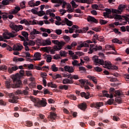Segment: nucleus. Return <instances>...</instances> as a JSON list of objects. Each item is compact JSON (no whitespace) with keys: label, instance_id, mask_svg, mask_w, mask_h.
<instances>
[{"label":"nucleus","instance_id":"f257e3e1","mask_svg":"<svg viewBox=\"0 0 129 129\" xmlns=\"http://www.w3.org/2000/svg\"><path fill=\"white\" fill-rule=\"evenodd\" d=\"M19 73H18L12 77L13 84H11V82L9 81L5 82V85L7 88H11V87L12 88H19L23 86V83H22V81H21V78H22V76L25 75V71L21 70Z\"/></svg>","mask_w":129,"mask_h":129},{"label":"nucleus","instance_id":"f03ea898","mask_svg":"<svg viewBox=\"0 0 129 129\" xmlns=\"http://www.w3.org/2000/svg\"><path fill=\"white\" fill-rule=\"evenodd\" d=\"M92 60L96 65H102V66H104V68H106L107 69H110L112 70H117V69H118L117 66H112L110 61H104L103 59H100L98 58V56L94 55L92 58Z\"/></svg>","mask_w":129,"mask_h":129},{"label":"nucleus","instance_id":"7ed1b4c3","mask_svg":"<svg viewBox=\"0 0 129 129\" xmlns=\"http://www.w3.org/2000/svg\"><path fill=\"white\" fill-rule=\"evenodd\" d=\"M30 98L34 103V106L36 107H45L47 105V100L44 98H42V100H40L39 98L34 97L33 96H30Z\"/></svg>","mask_w":129,"mask_h":129},{"label":"nucleus","instance_id":"20e7f679","mask_svg":"<svg viewBox=\"0 0 129 129\" xmlns=\"http://www.w3.org/2000/svg\"><path fill=\"white\" fill-rule=\"evenodd\" d=\"M10 28L12 29V32L13 33L8 32L7 33L8 36H9L10 38H14V37L18 36V34H16V33H18V32L22 31L24 29L23 26L17 25L15 23H12L10 25Z\"/></svg>","mask_w":129,"mask_h":129},{"label":"nucleus","instance_id":"39448f33","mask_svg":"<svg viewBox=\"0 0 129 129\" xmlns=\"http://www.w3.org/2000/svg\"><path fill=\"white\" fill-rule=\"evenodd\" d=\"M6 94L11 99L9 100V102H11L12 103H18V99H19V97L17 96H15L14 93H9L8 92H6Z\"/></svg>","mask_w":129,"mask_h":129},{"label":"nucleus","instance_id":"423d86ee","mask_svg":"<svg viewBox=\"0 0 129 129\" xmlns=\"http://www.w3.org/2000/svg\"><path fill=\"white\" fill-rule=\"evenodd\" d=\"M90 51H89V54H92L93 51H97L98 50H102V47L101 46H97V45H94L93 44H90Z\"/></svg>","mask_w":129,"mask_h":129},{"label":"nucleus","instance_id":"0eeeda50","mask_svg":"<svg viewBox=\"0 0 129 129\" xmlns=\"http://www.w3.org/2000/svg\"><path fill=\"white\" fill-rule=\"evenodd\" d=\"M125 8V5H119L118 9L119 10L116 9H112V13L113 14H121V12H123V9Z\"/></svg>","mask_w":129,"mask_h":129},{"label":"nucleus","instance_id":"6e6552de","mask_svg":"<svg viewBox=\"0 0 129 129\" xmlns=\"http://www.w3.org/2000/svg\"><path fill=\"white\" fill-rule=\"evenodd\" d=\"M65 45V42L63 41H58V43L57 45L54 46V49H55V50H58L60 51L62 48Z\"/></svg>","mask_w":129,"mask_h":129},{"label":"nucleus","instance_id":"1a4fd4ad","mask_svg":"<svg viewBox=\"0 0 129 129\" xmlns=\"http://www.w3.org/2000/svg\"><path fill=\"white\" fill-rule=\"evenodd\" d=\"M42 50H43L44 52H46L47 53H48V52L50 51L51 54H55V51H59L56 50V49H54V46L53 48H51V47H43Z\"/></svg>","mask_w":129,"mask_h":129},{"label":"nucleus","instance_id":"9d476101","mask_svg":"<svg viewBox=\"0 0 129 129\" xmlns=\"http://www.w3.org/2000/svg\"><path fill=\"white\" fill-rule=\"evenodd\" d=\"M87 20L89 23H95V24H98V21L92 16H88Z\"/></svg>","mask_w":129,"mask_h":129},{"label":"nucleus","instance_id":"9b49d317","mask_svg":"<svg viewBox=\"0 0 129 129\" xmlns=\"http://www.w3.org/2000/svg\"><path fill=\"white\" fill-rule=\"evenodd\" d=\"M19 69V67L17 66H15L14 67H8V72L10 74H12L14 72V71H17Z\"/></svg>","mask_w":129,"mask_h":129},{"label":"nucleus","instance_id":"f8f14e48","mask_svg":"<svg viewBox=\"0 0 129 129\" xmlns=\"http://www.w3.org/2000/svg\"><path fill=\"white\" fill-rule=\"evenodd\" d=\"M64 69L65 71H67V72H69V73H72L73 72H74V68L72 67H70L69 66H64Z\"/></svg>","mask_w":129,"mask_h":129},{"label":"nucleus","instance_id":"ddd939ff","mask_svg":"<svg viewBox=\"0 0 129 129\" xmlns=\"http://www.w3.org/2000/svg\"><path fill=\"white\" fill-rule=\"evenodd\" d=\"M23 48H24V47H23V45L20 44H17L16 45H14L13 46L14 51H21Z\"/></svg>","mask_w":129,"mask_h":129},{"label":"nucleus","instance_id":"4468645a","mask_svg":"<svg viewBox=\"0 0 129 129\" xmlns=\"http://www.w3.org/2000/svg\"><path fill=\"white\" fill-rule=\"evenodd\" d=\"M76 3H82V4H88L90 5L93 0H74Z\"/></svg>","mask_w":129,"mask_h":129},{"label":"nucleus","instance_id":"2eb2a0df","mask_svg":"<svg viewBox=\"0 0 129 129\" xmlns=\"http://www.w3.org/2000/svg\"><path fill=\"white\" fill-rule=\"evenodd\" d=\"M83 47H89V44H88L87 43L84 42H81V43L80 44V45H78L77 46L78 50H81V48Z\"/></svg>","mask_w":129,"mask_h":129},{"label":"nucleus","instance_id":"dca6fc26","mask_svg":"<svg viewBox=\"0 0 129 129\" xmlns=\"http://www.w3.org/2000/svg\"><path fill=\"white\" fill-rule=\"evenodd\" d=\"M15 93H16V94H24V95H28V94H29V92L25 90L23 91L18 90L15 92Z\"/></svg>","mask_w":129,"mask_h":129},{"label":"nucleus","instance_id":"f3484780","mask_svg":"<svg viewBox=\"0 0 129 129\" xmlns=\"http://www.w3.org/2000/svg\"><path fill=\"white\" fill-rule=\"evenodd\" d=\"M74 81L72 80H70L69 79H64L62 81L63 84H72Z\"/></svg>","mask_w":129,"mask_h":129},{"label":"nucleus","instance_id":"a211bd4d","mask_svg":"<svg viewBox=\"0 0 129 129\" xmlns=\"http://www.w3.org/2000/svg\"><path fill=\"white\" fill-rule=\"evenodd\" d=\"M32 25H39V26H43L44 25V21H40L39 22L36 20H33L32 21Z\"/></svg>","mask_w":129,"mask_h":129},{"label":"nucleus","instance_id":"6ab92c4d","mask_svg":"<svg viewBox=\"0 0 129 129\" xmlns=\"http://www.w3.org/2000/svg\"><path fill=\"white\" fill-rule=\"evenodd\" d=\"M51 44L52 42H51L50 39H47L43 40L42 43V46H47L48 45H51Z\"/></svg>","mask_w":129,"mask_h":129},{"label":"nucleus","instance_id":"aec40b11","mask_svg":"<svg viewBox=\"0 0 129 129\" xmlns=\"http://www.w3.org/2000/svg\"><path fill=\"white\" fill-rule=\"evenodd\" d=\"M35 58H34V61H39L41 60V54L39 52H36L34 54Z\"/></svg>","mask_w":129,"mask_h":129},{"label":"nucleus","instance_id":"412c9836","mask_svg":"<svg viewBox=\"0 0 129 129\" xmlns=\"http://www.w3.org/2000/svg\"><path fill=\"white\" fill-rule=\"evenodd\" d=\"M104 38L102 36L98 37V35H94V40H98L100 42H103Z\"/></svg>","mask_w":129,"mask_h":129},{"label":"nucleus","instance_id":"4be33fe9","mask_svg":"<svg viewBox=\"0 0 129 129\" xmlns=\"http://www.w3.org/2000/svg\"><path fill=\"white\" fill-rule=\"evenodd\" d=\"M39 34H40V32L39 31H37L36 29H33L30 32V35L31 36H33V37H35L34 35H39Z\"/></svg>","mask_w":129,"mask_h":129},{"label":"nucleus","instance_id":"5701e85b","mask_svg":"<svg viewBox=\"0 0 129 129\" xmlns=\"http://www.w3.org/2000/svg\"><path fill=\"white\" fill-rule=\"evenodd\" d=\"M24 60L25 59L22 57H18V56H16L13 58L14 62H22V61Z\"/></svg>","mask_w":129,"mask_h":129},{"label":"nucleus","instance_id":"b1692460","mask_svg":"<svg viewBox=\"0 0 129 129\" xmlns=\"http://www.w3.org/2000/svg\"><path fill=\"white\" fill-rule=\"evenodd\" d=\"M64 22V24L66 23L67 26H69V27H71L73 25V23H72V21L69 20L67 18H64V21H63V23Z\"/></svg>","mask_w":129,"mask_h":129},{"label":"nucleus","instance_id":"393cba45","mask_svg":"<svg viewBox=\"0 0 129 129\" xmlns=\"http://www.w3.org/2000/svg\"><path fill=\"white\" fill-rule=\"evenodd\" d=\"M24 67L25 68H28L29 70H32L34 69V64L31 63V64H24Z\"/></svg>","mask_w":129,"mask_h":129},{"label":"nucleus","instance_id":"a878e982","mask_svg":"<svg viewBox=\"0 0 129 129\" xmlns=\"http://www.w3.org/2000/svg\"><path fill=\"white\" fill-rule=\"evenodd\" d=\"M78 107L82 110H85L86 108V104L83 103L78 105Z\"/></svg>","mask_w":129,"mask_h":129},{"label":"nucleus","instance_id":"bb28decb","mask_svg":"<svg viewBox=\"0 0 129 129\" xmlns=\"http://www.w3.org/2000/svg\"><path fill=\"white\" fill-rule=\"evenodd\" d=\"M49 117L51 118V119H52V120H55V119H56V117H57V114L51 112L50 113Z\"/></svg>","mask_w":129,"mask_h":129},{"label":"nucleus","instance_id":"cd10ccee","mask_svg":"<svg viewBox=\"0 0 129 129\" xmlns=\"http://www.w3.org/2000/svg\"><path fill=\"white\" fill-rule=\"evenodd\" d=\"M0 15L2 16L3 20L5 21H6V20H7V19L8 18V14L7 13H4L2 12V11H0Z\"/></svg>","mask_w":129,"mask_h":129},{"label":"nucleus","instance_id":"c85d7f7f","mask_svg":"<svg viewBox=\"0 0 129 129\" xmlns=\"http://www.w3.org/2000/svg\"><path fill=\"white\" fill-rule=\"evenodd\" d=\"M19 11H21V8L16 7L15 8V10L12 11V14H13V15H15V14H17Z\"/></svg>","mask_w":129,"mask_h":129},{"label":"nucleus","instance_id":"c756f323","mask_svg":"<svg viewBox=\"0 0 129 129\" xmlns=\"http://www.w3.org/2000/svg\"><path fill=\"white\" fill-rule=\"evenodd\" d=\"M51 69L53 72H57V71H58V68L56 67V64H53V65L51 66Z\"/></svg>","mask_w":129,"mask_h":129},{"label":"nucleus","instance_id":"7c9ffc66","mask_svg":"<svg viewBox=\"0 0 129 129\" xmlns=\"http://www.w3.org/2000/svg\"><path fill=\"white\" fill-rule=\"evenodd\" d=\"M28 5L30 8H34L35 7V2L34 1H30L28 3Z\"/></svg>","mask_w":129,"mask_h":129},{"label":"nucleus","instance_id":"2f4dec72","mask_svg":"<svg viewBox=\"0 0 129 129\" xmlns=\"http://www.w3.org/2000/svg\"><path fill=\"white\" fill-rule=\"evenodd\" d=\"M59 89L61 90H63V89H64V90H68V86L65 85H60L59 86Z\"/></svg>","mask_w":129,"mask_h":129},{"label":"nucleus","instance_id":"473e14b6","mask_svg":"<svg viewBox=\"0 0 129 129\" xmlns=\"http://www.w3.org/2000/svg\"><path fill=\"white\" fill-rule=\"evenodd\" d=\"M114 102V100L113 99H109L106 103H105V104H109V105H111L112 103Z\"/></svg>","mask_w":129,"mask_h":129},{"label":"nucleus","instance_id":"72a5a7b5","mask_svg":"<svg viewBox=\"0 0 129 129\" xmlns=\"http://www.w3.org/2000/svg\"><path fill=\"white\" fill-rule=\"evenodd\" d=\"M51 2L53 4H60V5H62L63 0H51Z\"/></svg>","mask_w":129,"mask_h":129},{"label":"nucleus","instance_id":"f704fd0d","mask_svg":"<svg viewBox=\"0 0 129 129\" xmlns=\"http://www.w3.org/2000/svg\"><path fill=\"white\" fill-rule=\"evenodd\" d=\"M59 54L61 57H66L67 55V52L63 50H60Z\"/></svg>","mask_w":129,"mask_h":129},{"label":"nucleus","instance_id":"c9c22d12","mask_svg":"<svg viewBox=\"0 0 129 129\" xmlns=\"http://www.w3.org/2000/svg\"><path fill=\"white\" fill-rule=\"evenodd\" d=\"M112 42L113 43H116L117 44H122V42L118 40L117 38L112 39Z\"/></svg>","mask_w":129,"mask_h":129},{"label":"nucleus","instance_id":"e433bc0d","mask_svg":"<svg viewBox=\"0 0 129 129\" xmlns=\"http://www.w3.org/2000/svg\"><path fill=\"white\" fill-rule=\"evenodd\" d=\"M105 49H106V50H110V49H112V50H114V51H115L113 46H112L110 45H106L105 46Z\"/></svg>","mask_w":129,"mask_h":129},{"label":"nucleus","instance_id":"4c0bfd02","mask_svg":"<svg viewBox=\"0 0 129 129\" xmlns=\"http://www.w3.org/2000/svg\"><path fill=\"white\" fill-rule=\"evenodd\" d=\"M0 70H2V71H7V70H8V67L6 65L1 66Z\"/></svg>","mask_w":129,"mask_h":129},{"label":"nucleus","instance_id":"58836bf2","mask_svg":"<svg viewBox=\"0 0 129 129\" xmlns=\"http://www.w3.org/2000/svg\"><path fill=\"white\" fill-rule=\"evenodd\" d=\"M103 106V102L96 103L95 104V107H96V108H97V109H99V107H100V106Z\"/></svg>","mask_w":129,"mask_h":129},{"label":"nucleus","instance_id":"ea45409f","mask_svg":"<svg viewBox=\"0 0 129 129\" xmlns=\"http://www.w3.org/2000/svg\"><path fill=\"white\" fill-rule=\"evenodd\" d=\"M22 36H23V37H25V38H26V39H28V38L29 37V33H28V32H27L26 31H22Z\"/></svg>","mask_w":129,"mask_h":129},{"label":"nucleus","instance_id":"a19ab883","mask_svg":"<svg viewBox=\"0 0 129 129\" xmlns=\"http://www.w3.org/2000/svg\"><path fill=\"white\" fill-rule=\"evenodd\" d=\"M100 24L101 25H105L106 24H107V23H108V21L104 20L103 19H100Z\"/></svg>","mask_w":129,"mask_h":129},{"label":"nucleus","instance_id":"79ce46f5","mask_svg":"<svg viewBox=\"0 0 129 129\" xmlns=\"http://www.w3.org/2000/svg\"><path fill=\"white\" fill-rule=\"evenodd\" d=\"M115 101L116 102H117L118 103H122V100L121 99V98L120 97H116L115 98Z\"/></svg>","mask_w":129,"mask_h":129},{"label":"nucleus","instance_id":"37998d69","mask_svg":"<svg viewBox=\"0 0 129 129\" xmlns=\"http://www.w3.org/2000/svg\"><path fill=\"white\" fill-rule=\"evenodd\" d=\"M63 38L64 40L66 41V42H69V41H70V40H71L69 36H68L67 35H64L63 36Z\"/></svg>","mask_w":129,"mask_h":129},{"label":"nucleus","instance_id":"c03bdc74","mask_svg":"<svg viewBox=\"0 0 129 129\" xmlns=\"http://www.w3.org/2000/svg\"><path fill=\"white\" fill-rule=\"evenodd\" d=\"M37 15L39 17H42V16H44V15H45V12L43 11H40L38 12Z\"/></svg>","mask_w":129,"mask_h":129},{"label":"nucleus","instance_id":"a18cd8bd","mask_svg":"<svg viewBox=\"0 0 129 129\" xmlns=\"http://www.w3.org/2000/svg\"><path fill=\"white\" fill-rule=\"evenodd\" d=\"M55 24V25H56V26H60L61 25H62V26L65 25V22H63V23L62 24L61 22H60V21H56Z\"/></svg>","mask_w":129,"mask_h":129},{"label":"nucleus","instance_id":"49530a36","mask_svg":"<svg viewBox=\"0 0 129 129\" xmlns=\"http://www.w3.org/2000/svg\"><path fill=\"white\" fill-rule=\"evenodd\" d=\"M79 81L80 83L82 84V85H85V84H86V81H87V80H84L83 79H82L79 80Z\"/></svg>","mask_w":129,"mask_h":129},{"label":"nucleus","instance_id":"de8ad7c7","mask_svg":"<svg viewBox=\"0 0 129 129\" xmlns=\"http://www.w3.org/2000/svg\"><path fill=\"white\" fill-rule=\"evenodd\" d=\"M94 70L97 72H101V71H102V69H101L100 67H97L94 68Z\"/></svg>","mask_w":129,"mask_h":129},{"label":"nucleus","instance_id":"09e8293b","mask_svg":"<svg viewBox=\"0 0 129 129\" xmlns=\"http://www.w3.org/2000/svg\"><path fill=\"white\" fill-rule=\"evenodd\" d=\"M71 4L72 5L73 8H74L75 9H76V8H77V7H78V5H76V3H75V2H74V1H72Z\"/></svg>","mask_w":129,"mask_h":129},{"label":"nucleus","instance_id":"8fccbe9b","mask_svg":"<svg viewBox=\"0 0 129 129\" xmlns=\"http://www.w3.org/2000/svg\"><path fill=\"white\" fill-rule=\"evenodd\" d=\"M59 13H60L61 15H62V16H63L64 15V14H66V13H67V11H66V10L64 9H60L59 10Z\"/></svg>","mask_w":129,"mask_h":129},{"label":"nucleus","instance_id":"3c124183","mask_svg":"<svg viewBox=\"0 0 129 129\" xmlns=\"http://www.w3.org/2000/svg\"><path fill=\"white\" fill-rule=\"evenodd\" d=\"M27 126H32L33 125V122L31 121H27L26 123Z\"/></svg>","mask_w":129,"mask_h":129},{"label":"nucleus","instance_id":"603ef678","mask_svg":"<svg viewBox=\"0 0 129 129\" xmlns=\"http://www.w3.org/2000/svg\"><path fill=\"white\" fill-rule=\"evenodd\" d=\"M55 33L57 35H61V34H62V30L60 29H56L55 30Z\"/></svg>","mask_w":129,"mask_h":129},{"label":"nucleus","instance_id":"864d4df0","mask_svg":"<svg viewBox=\"0 0 129 129\" xmlns=\"http://www.w3.org/2000/svg\"><path fill=\"white\" fill-rule=\"evenodd\" d=\"M89 30V27H84L82 30V33L83 34V33H86V32Z\"/></svg>","mask_w":129,"mask_h":129},{"label":"nucleus","instance_id":"5fc2aeb1","mask_svg":"<svg viewBox=\"0 0 129 129\" xmlns=\"http://www.w3.org/2000/svg\"><path fill=\"white\" fill-rule=\"evenodd\" d=\"M72 64L73 66H78V60H74L73 61H72Z\"/></svg>","mask_w":129,"mask_h":129},{"label":"nucleus","instance_id":"6e6d98bb","mask_svg":"<svg viewBox=\"0 0 129 129\" xmlns=\"http://www.w3.org/2000/svg\"><path fill=\"white\" fill-rule=\"evenodd\" d=\"M51 61L52 56H51V55H49V56H47L46 59V62H47V63H50V62H51Z\"/></svg>","mask_w":129,"mask_h":129},{"label":"nucleus","instance_id":"4d7b16f0","mask_svg":"<svg viewBox=\"0 0 129 129\" xmlns=\"http://www.w3.org/2000/svg\"><path fill=\"white\" fill-rule=\"evenodd\" d=\"M2 4L4 6H8V5H9V3L8 0H4L2 1Z\"/></svg>","mask_w":129,"mask_h":129},{"label":"nucleus","instance_id":"13d9d810","mask_svg":"<svg viewBox=\"0 0 129 129\" xmlns=\"http://www.w3.org/2000/svg\"><path fill=\"white\" fill-rule=\"evenodd\" d=\"M36 44V42L33 40H30L29 42V45L30 46H35V44Z\"/></svg>","mask_w":129,"mask_h":129},{"label":"nucleus","instance_id":"bf43d9fd","mask_svg":"<svg viewBox=\"0 0 129 129\" xmlns=\"http://www.w3.org/2000/svg\"><path fill=\"white\" fill-rule=\"evenodd\" d=\"M43 94H50V91L47 89H44L43 90Z\"/></svg>","mask_w":129,"mask_h":129},{"label":"nucleus","instance_id":"052dcab7","mask_svg":"<svg viewBox=\"0 0 129 129\" xmlns=\"http://www.w3.org/2000/svg\"><path fill=\"white\" fill-rule=\"evenodd\" d=\"M115 19H116V20H122L121 16L118 15H115Z\"/></svg>","mask_w":129,"mask_h":129},{"label":"nucleus","instance_id":"680f3d73","mask_svg":"<svg viewBox=\"0 0 129 129\" xmlns=\"http://www.w3.org/2000/svg\"><path fill=\"white\" fill-rule=\"evenodd\" d=\"M70 98L71 99H73V100H76V99H77V97H76V96H74V95H71L70 96Z\"/></svg>","mask_w":129,"mask_h":129},{"label":"nucleus","instance_id":"e2e57ef3","mask_svg":"<svg viewBox=\"0 0 129 129\" xmlns=\"http://www.w3.org/2000/svg\"><path fill=\"white\" fill-rule=\"evenodd\" d=\"M46 76H47V74L46 73H41V77H42L43 79H46Z\"/></svg>","mask_w":129,"mask_h":129},{"label":"nucleus","instance_id":"0e129e2a","mask_svg":"<svg viewBox=\"0 0 129 129\" xmlns=\"http://www.w3.org/2000/svg\"><path fill=\"white\" fill-rule=\"evenodd\" d=\"M60 58H61V57L59 54H56L53 56V59H54L55 60H58V59H60Z\"/></svg>","mask_w":129,"mask_h":129},{"label":"nucleus","instance_id":"69168bd1","mask_svg":"<svg viewBox=\"0 0 129 129\" xmlns=\"http://www.w3.org/2000/svg\"><path fill=\"white\" fill-rule=\"evenodd\" d=\"M113 119L115 121H118V120H119V117H118V116H113Z\"/></svg>","mask_w":129,"mask_h":129},{"label":"nucleus","instance_id":"338daca9","mask_svg":"<svg viewBox=\"0 0 129 129\" xmlns=\"http://www.w3.org/2000/svg\"><path fill=\"white\" fill-rule=\"evenodd\" d=\"M92 9H95V10H98V5L96 4L92 5Z\"/></svg>","mask_w":129,"mask_h":129},{"label":"nucleus","instance_id":"774afa93","mask_svg":"<svg viewBox=\"0 0 129 129\" xmlns=\"http://www.w3.org/2000/svg\"><path fill=\"white\" fill-rule=\"evenodd\" d=\"M75 54L78 55V56H82L84 53L81 51H76Z\"/></svg>","mask_w":129,"mask_h":129}]
</instances>
